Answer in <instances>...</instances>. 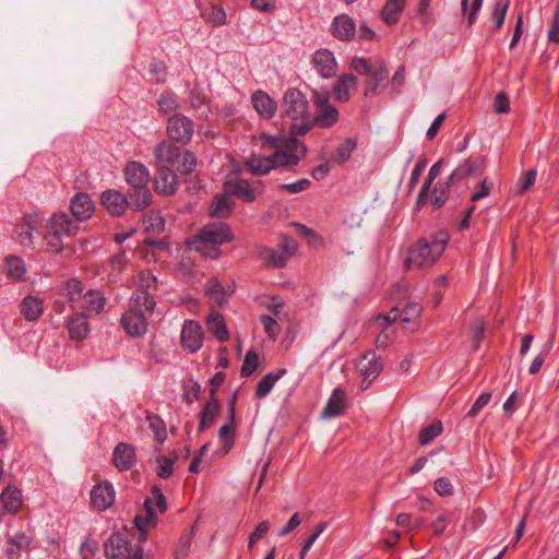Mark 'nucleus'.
<instances>
[{
  "label": "nucleus",
  "mask_w": 559,
  "mask_h": 559,
  "mask_svg": "<svg viewBox=\"0 0 559 559\" xmlns=\"http://www.w3.org/2000/svg\"><path fill=\"white\" fill-rule=\"evenodd\" d=\"M275 381L273 373L265 374L258 383L255 389V396L258 399H264L274 386Z\"/></svg>",
  "instance_id": "62"
},
{
  "label": "nucleus",
  "mask_w": 559,
  "mask_h": 559,
  "mask_svg": "<svg viewBox=\"0 0 559 559\" xmlns=\"http://www.w3.org/2000/svg\"><path fill=\"white\" fill-rule=\"evenodd\" d=\"M311 182L307 178L299 179L292 183H283L280 186L281 191H286L290 194H297L306 191L310 187Z\"/></svg>",
  "instance_id": "63"
},
{
  "label": "nucleus",
  "mask_w": 559,
  "mask_h": 559,
  "mask_svg": "<svg viewBox=\"0 0 559 559\" xmlns=\"http://www.w3.org/2000/svg\"><path fill=\"white\" fill-rule=\"evenodd\" d=\"M348 400L346 392L341 388H335L321 412L322 419L338 417L345 413Z\"/></svg>",
  "instance_id": "19"
},
{
  "label": "nucleus",
  "mask_w": 559,
  "mask_h": 559,
  "mask_svg": "<svg viewBox=\"0 0 559 559\" xmlns=\"http://www.w3.org/2000/svg\"><path fill=\"white\" fill-rule=\"evenodd\" d=\"M403 9L404 0H388L382 10L383 21L388 24L396 23Z\"/></svg>",
  "instance_id": "46"
},
{
  "label": "nucleus",
  "mask_w": 559,
  "mask_h": 559,
  "mask_svg": "<svg viewBox=\"0 0 559 559\" xmlns=\"http://www.w3.org/2000/svg\"><path fill=\"white\" fill-rule=\"evenodd\" d=\"M145 515L138 514L134 516L133 523L139 531L138 540L144 543L148 536V528L154 526L157 521V515L152 508V499L144 500Z\"/></svg>",
  "instance_id": "24"
},
{
  "label": "nucleus",
  "mask_w": 559,
  "mask_h": 559,
  "mask_svg": "<svg viewBox=\"0 0 559 559\" xmlns=\"http://www.w3.org/2000/svg\"><path fill=\"white\" fill-rule=\"evenodd\" d=\"M70 211L78 223L90 219L94 213V202L87 193H75L70 200Z\"/></svg>",
  "instance_id": "18"
},
{
  "label": "nucleus",
  "mask_w": 559,
  "mask_h": 559,
  "mask_svg": "<svg viewBox=\"0 0 559 559\" xmlns=\"http://www.w3.org/2000/svg\"><path fill=\"white\" fill-rule=\"evenodd\" d=\"M129 207L133 211H143L152 203V193L148 187L130 189L128 193Z\"/></svg>",
  "instance_id": "34"
},
{
  "label": "nucleus",
  "mask_w": 559,
  "mask_h": 559,
  "mask_svg": "<svg viewBox=\"0 0 559 559\" xmlns=\"http://www.w3.org/2000/svg\"><path fill=\"white\" fill-rule=\"evenodd\" d=\"M120 324L131 337L143 336L147 331L146 318L136 309L127 310L121 317Z\"/></svg>",
  "instance_id": "13"
},
{
  "label": "nucleus",
  "mask_w": 559,
  "mask_h": 559,
  "mask_svg": "<svg viewBox=\"0 0 559 559\" xmlns=\"http://www.w3.org/2000/svg\"><path fill=\"white\" fill-rule=\"evenodd\" d=\"M226 194H216L210 206V215L216 218H227L234 209L235 202L233 198Z\"/></svg>",
  "instance_id": "30"
},
{
  "label": "nucleus",
  "mask_w": 559,
  "mask_h": 559,
  "mask_svg": "<svg viewBox=\"0 0 559 559\" xmlns=\"http://www.w3.org/2000/svg\"><path fill=\"white\" fill-rule=\"evenodd\" d=\"M91 504L98 511L109 509L115 502V488L108 480L96 484L91 490Z\"/></svg>",
  "instance_id": "14"
},
{
  "label": "nucleus",
  "mask_w": 559,
  "mask_h": 559,
  "mask_svg": "<svg viewBox=\"0 0 559 559\" xmlns=\"http://www.w3.org/2000/svg\"><path fill=\"white\" fill-rule=\"evenodd\" d=\"M156 284L157 282H147V285L145 287L136 289L132 295V300L134 305L143 307L146 311H152L156 306V301L154 296L151 294V289H155Z\"/></svg>",
  "instance_id": "38"
},
{
  "label": "nucleus",
  "mask_w": 559,
  "mask_h": 559,
  "mask_svg": "<svg viewBox=\"0 0 559 559\" xmlns=\"http://www.w3.org/2000/svg\"><path fill=\"white\" fill-rule=\"evenodd\" d=\"M298 243L295 239L283 237L281 243L273 247H263L259 250L260 260L269 267H283L295 255Z\"/></svg>",
  "instance_id": "6"
},
{
  "label": "nucleus",
  "mask_w": 559,
  "mask_h": 559,
  "mask_svg": "<svg viewBox=\"0 0 559 559\" xmlns=\"http://www.w3.org/2000/svg\"><path fill=\"white\" fill-rule=\"evenodd\" d=\"M4 272L11 280H23L26 274L25 262L16 255H10L4 262Z\"/></svg>",
  "instance_id": "43"
},
{
  "label": "nucleus",
  "mask_w": 559,
  "mask_h": 559,
  "mask_svg": "<svg viewBox=\"0 0 559 559\" xmlns=\"http://www.w3.org/2000/svg\"><path fill=\"white\" fill-rule=\"evenodd\" d=\"M259 367V355L255 350L250 349L247 352L241 369L240 376L247 378L251 376Z\"/></svg>",
  "instance_id": "55"
},
{
  "label": "nucleus",
  "mask_w": 559,
  "mask_h": 559,
  "mask_svg": "<svg viewBox=\"0 0 559 559\" xmlns=\"http://www.w3.org/2000/svg\"><path fill=\"white\" fill-rule=\"evenodd\" d=\"M146 420L150 429L154 433V438L158 443H164L167 438L165 421L157 415L146 412Z\"/></svg>",
  "instance_id": "45"
},
{
  "label": "nucleus",
  "mask_w": 559,
  "mask_h": 559,
  "mask_svg": "<svg viewBox=\"0 0 559 559\" xmlns=\"http://www.w3.org/2000/svg\"><path fill=\"white\" fill-rule=\"evenodd\" d=\"M338 111L331 105H324L320 108L318 115L312 120L317 126L321 128H328L333 126L337 120Z\"/></svg>",
  "instance_id": "44"
},
{
  "label": "nucleus",
  "mask_w": 559,
  "mask_h": 559,
  "mask_svg": "<svg viewBox=\"0 0 559 559\" xmlns=\"http://www.w3.org/2000/svg\"><path fill=\"white\" fill-rule=\"evenodd\" d=\"M106 559H143V548L133 547L121 533H112L104 544Z\"/></svg>",
  "instance_id": "7"
},
{
  "label": "nucleus",
  "mask_w": 559,
  "mask_h": 559,
  "mask_svg": "<svg viewBox=\"0 0 559 559\" xmlns=\"http://www.w3.org/2000/svg\"><path fill=\"white\" fill-rule=\"evenodd\" d=\"M67 329L70 338L73 341H83L88 336L91 332L87 317L83 312H76L72 314L68 320Z\"/></svg>",
  "instance_id": "27"
},
{
  "label": "nucleus",
  "mask_w": 559,
  "mask_h": 559,
  "mask_svg": "<svg viewBox=\"0 0 559 559\" xmlns=\"http://www.w3.org/2000/svg\"><path fill=\"white\" fill-rule=\"evenodd\" d=\"M209 331L219 341L226 342L229 338V332L227 330L224 317L216 311L210 313L206 320Z\"/></svg>",
  "instance_id": "37"
},
{
  "label": "nucleus",
  "mask_w": 559,
  "mask_h": 559,
  "mask_svg": "<svg viewBox=\"0 0 559 559\" xmlns=\"http://www.w3.org/2000/svg\"><path fill=\"white\" fill-rule=\"evenodd\" d=\"M131 269L124 253L112 257L108 263V276H119Z\"/></svg>",
  "instance_id": "51"
},
{
  "label": "nucleus",
  "mask_w": 559,
  "mask_h": 559,
  "mask_svg": "<svg viewBox=\"0 0 559 559\" xmlns=\"http://www.w3.org/2000/svg\"><path fill=\"white\" fill-rule=\"evenodd\" d=\"M246 168L254 176H264L276 168L272 155H250L243 163Z\"/></svg>",
  "instance_id": "29"
},
{
  "label": "nucleus",
  "mask_w": 559,
  "mask_h": 559,
  "mask_svg": "<svg viewBox=\"0 0 559 559\" xmlns=\"http://www.w3.org/2000/svg\"><path fill=\"white\" fill-rule=\"evenodd\" d=\"M356 147L357 141L354 138H347L336 147L334 162L337 164L347 162Z\"/></svg>",
  "instance_id": "48"
},
{
  "label": "nucleus",
  "mask_w": 559,
  "mask_h": 559,
  "mask_svg": "<svg viewBox=\"0 0 559 559\" xmlns=\"http://www.w3.org/2000/svg\"><path fill=\"white\" fill-rule=\"evenodd\" d=\"M230 227L223 222L205 225L193 239L188 241L189 250L197 251L210 259L221 255V246L233 241Z\"/></svg>",
  "instance_id": "1"
},
{
  "label": "nucleus",
  "mask_w": 559,
  "mask_h": 559,
  "mask_svg": "<svg viewBox=\"0 0 559 559\" xmlns=\"http://www.w3.org/2000/svg\"><path fill=\"white\" fill-rule=\"evenodd\" d=\"M182 346L190 353L198 352L203 344L202 326L193 320H188L183 323L181 330Z\"/></svg>",
  "instance_id": "16"
},
{
  "label": "nucleus",
  "mask_w": 559,
  "mask_h": 559,
  "mask_svg": "<svg viewBox=\"0 0 559 559\" xmlns=\"http://www.w3.org/2000/svg\"><path fill=\"white\" fill-rule=\"evenodd\" d=\"M20 311L27 321H36L43 314V301L35 296H26L20 305Z\"/></svg>",
  "instance_id": "36"
},
{
  "label": "nucleus",
  "mask_w": 559,
  "mask_h": 559,
  "mask_svg": "<svg viewBox=\"0 0 559 559\" xmlns=\"http://www.w3.org/2000/svg\"><path fill=\"white\" fill-rule=\"evenodd\" d=\"M509 8V0H498L492 10L493 28L499 29L506 20Z\"/></svg>",
  "instance_id": "57"
},
{
  "label": "nucleus",
  "mask_w": 559,
  "mask_h": 559,
  "mask_svg": "<svg viewBox=\"0 0 559 559\" xmlns=\"http://www.w3.org/2000/svg\"><path fill=\"white\" fill-rule=\"evenodd\" d=\"M175 166L177 167V170L181 174H191L197 167L195 155L189 150L181 151V155Z\"/></svg>",
  "instance_id": "50"
},
{
  "label": "nucleus",
  "mask_w": 559,
  "mask_h": 559,
  "mask_svg": "<svg viewBox=\"0 0 559 559\" xmlns=\"http://www.w3.org/2000/svg\"><path fill=\"white\" fill-rule=\"evenodd\" d=\"M227 192L238 197L243 202H253L258 195L264 192V183L261 180L248 181L236 178L226 182Z\"/></svg>",
  "instance_id": "10"
},
{
  "label": "nucleus",
  "mask_w": 559,
  "mask_h": 559,
  "mask_svg": "<svg viewBox=\"0 0 559 559\" xmlns=\"http://www.w3.org/2000/svg\"><path fill=\"white\" fill-rule=\"evenodd\" d=\"M311 63L316 72L324 80L336 75L338 64L334 53L326 49H317L311 57Z\"/></svg>",
  "instance_id": "12"
},
{
  "label": "nucleus",
  "mask_w": 559,
  "mask_h": 559,
  "mask_svg": "<svg viewBox=\"0 0 559 559\" xmlns=\"http://www.w3.org/2000/svg\"><path fill=\"white\" fill-rule=\"evenodd\" d=\"M176 460H178V455L176 453H173L170 457H167V456L157 457V463H158L157 475L163 479L169 478L173 474L174 462Z\"/></svg>",
  "instance_id": "56"
},
{
  "label": "nucleus",
  "mask_w": 559,
  "mask_h": 559,
  "mask_svg": "<svg viewBox=\"0 0 559 559\" xmlns=\"http://www.w3.org/2000/svg\"><path fill=\"white\" fill-rule=\"evenodd\" d=\"M144 230L152 235H158L164 231L165 221L158 212H150L143 219Z\"/></svg>",
  "instance_id": "47"
},
{
  "label": "nucleus",
  "mask_w": 559,
  "mask_h": 559,
  "mask_svg": "<svg viewBox=\"0 0 559 559\" xmlns=\"http://www.w3.org/2000/svg\"><path fill=\"white\" fill-rule=\"evenodd\" d=\"M484 0H461V11L467 15L468 26H472L476 21V15L481 9Z\"/></svg>",
  "instance_id": "53"
},
{
  "label": "nucleus",
  "mask_w": 559,
  "mask_h": 559,
  "mask_svg": "<svg viewBox=\"0 0 559 559\" xmlns=\"http://www.w3.org/2000/svg\"><path fill=\"white\" fill-rule=\"evenodd\" d=\"M126 181L130 189L144 188L150 182V171L146 166L140 162L128 163L124 170Z\"/></svg>",
  "instance_id": "21"
},
{
  "label": "nucleus",
  "mask_w": 559,
  "mask_h": 559,
  "mask_svg": "<svg viewBox=\"0 0 559 559\" xmlns=\"http://www.w3.org/2000/svg\"><path fill=\"white\" fill-rule=\"evenodd\" d=\"M486 328V322L481 317H477L471 328L472 338H473V349L477 350L480 346V342L484 336V331Z\"/></svg>",
  "instance_id": "60"
},
{
  "label": "nucleus",
  "mask_w": 559,
  "mask_h": 559,
  "mask_svg": "<svg viewBox=\"0 0 559 559\" xmlns=\"http://www.w3.org/2000/svg\"><path fill=\"white\" fill-rule=\"evenodd\" d=\"M158 107L160 111L168 115L178 110L180 108V104L175 95L170 93H163L158 99Z\"/></svg>",
  "instance_id": "58"
},
{
  "label": "nucleus",
  "mask_w": 559,
  "mask_h": 559,
  "mask_svg": "<svg viewBox=\"0 0 559 559\" xmlns=\"http://www.w3.org/2000/svg\"><path fill=\"white\" fill-rule=\"evenodd\" d=\"M332 35L340 40H352L356 36V24L346 14L337 15L332 23Z\"/></svg>",
  "instance_id": "28"
},
{
  "label": "nucleus",
  "mask_w": 559,
  "mask_h": 559,
  "mask_svg": "<svg viewBox=\"0 0 559 559\" xmlns=\"http://www.w3.org/2000/svg\"><path fill=\"white\" fill-rule=\"evenodd\" d=\"M155 190L164 195H170L178 189V180L175 171L168 166H160L157 170Z\"/></svg>",
  "instance_id": "23"
},
{
  "label": "nucleus",
  "mask_w": 559,
  "mask_h": 559,
  "mask_svg": "<svg viewBox=\"0 0 559 559\" xmlns=\"http://www.w3.org/2000/svg\"><path fill=\"white\" fill-rule=\"evenodd\" d=\"M486 168L484 156L469 157L462 162L449 176V181H461L467 177H476Z\"/></svg>",
  "instance_id": "15"
},
{
  "label": "nucleus",
  "mask_w": 559,
  "mask_h": 559,
  "mask_svg": "<svg viewBox=\"0 0 559 559\" xmlns=\"http://www.w3.org/2000/svg\"><path fill=\"white\" fill-rule=\"evenodd\" d=\"M421 313V307L417 302H411L405 306L403 310L396 307L392 308L389 313L380 314L379 319H383L388 325L393 322L401 321L403 328L407 331L414 332L418 329L416 320Z\"/></svg>",
  "instance_id": "8"
},
{
  "label": "nucleus",
  "mask_w": 559,
  "mask_h": 559,
  "mask_svg": "<svg viewBox=\"0 0 559 559\" xmlns=\"http://www.w3.org/2000/svg\"><path fill=\"white\" fill-rule=\"evenodd\" d=\"M219 413L217 397L209 399L200 412L199 431L209 429L216 420Z\"/></svg>",
  "instance_id": "33"
},
{
  "label": "nucleus",
  "mask_w": 559,
  "mask_h": 559,
  "mask_svg": "<svg viewBox=\"0 0 559 559\" xmlns=\"http://www.w3.org/2000/svg\"><path fill=\"white\" fill-rule=\"evenodd\" d=\"M554 344L555 335L551 334L546 341V343L543 345L542 352L532 361V365L528 369V372L531 374H536L540 370L543 364L545 362V356L552 349Z\"/></svg>",
  "instance_id": "52"
},
{
  "label": "nucleus",
  "mask_w": 559,
  "mask_h": 559,
  "mask_svg": "<svg viewBox=\"0 0 559 559\" xmlns=\"http://www.w3.org/2000/svg\"><path fill=\"white\" fill-rule=\"evenodd\" d=\"M262 139L274 150L272 157L276 168L296 166L306 156V146L295 138L282 140L263 134Z\"/></svg>",
  "instance_id": "4"
},
{
  "label": "nucleus",
  "mask_w": 559,
  "mask_h": 559,
  "mask_svg": "<svg viewBox=\"0 0 559 559\" xmlns=\"http://www.w3.org/2000/svg\"><path fill=\"white\" fill-rule=\"evenodd\" d=\"M283 111L292 120L290 133L304 135L312 127L309 104L306 96L297 88H288L283 96Z\"/></svg>",
  "instance_id": "3"
},
{
  "label": "nucleus",
  "mask_w": 559,
  "mask_h": 559,
  "mask_svg": "<svg viewBox=\"0 0 559 559\" xmlns=\"http://www.w3.org/2000/svg\"><path fill=\"white\" fill-rule=\"evenodd\" d=\"M31 542V537L24 532H15L8 542L7 555L10 558L17 557L22 551L29 549Z\"/></svg>",
  "instance_id": "40"
},
{
  "label": "nucleus",
  "mask_w": 559,
  "mask_h": 559,
  "mask_svg": "<svg viewBox=\"0 0 559 559\" xmlns=\"http://www.w3.org/2000/svg\"><path fill=\"white\" fill-rule=\"evenodd\" d=\"M449 242V236L439 231L430 238L419 239L411 249L404 261L408 270L426 269L431 266L443 253Z\"/></svg>",
  "instance_id": "2"
},
{
  "label": "nucleus",
  "mask_w": 559,
  "mask_h": 559,
  "mask_svg": "<svg viewBox=\"0 0 559 559\" xmlns=\"http://www.w3.org/2000/svg\"><path fill=\"white\" fill-rule=\"evenodd\" d=\"M37 216H27L24 222L16 226L15 235L24 248L33 249L35 245V239L38 235L36 230Z\"/></svg>",
  "instance_id": "26"
},
{
  "label": "nucleus",
  "mask_w": 559,
  "mask_h": 559,
  "mask_svg": "<svg viewBox=\"0 0 559 559\" xmlns=\"http://www.w3.org/2000/svg\"><path fill=\"white\" fill-rule=\"evenodd\" d=\"M254 109L264 118H272L277 109L276 103L263 91L252 95Z\"/></svg>",
  "instance_id": "32"
},
{
  "label": "nucleus",
  "mask_w": 559,
  "mask_h": 559,
  "mask_svg": "<svg viewBox=\"0 0 559 559\" xmlns=\"http://www.w3.org/2000/svg\"><path fill=\"white\" fill-rule=\"evenodd\" d=\"M259 319L267 336L272 340H276L282 331L278 322L267 314H261Z\"/></svg>",
  "instance_id": "59"
},
{
  "label": "nucleus",
  "mask_w": 559,
  "mask_h": 559,
  "mask_svg": "<svg viewBox=\"0 0 559 559\" xmlns=\"http://www.w3.org/2000/svg\"><path fill=\"white\" fill-rule=\"evenodd\" d=\"M547 38L551 43H559V5L552 16V24L548 31Z\"/></svg>",
  "instance_id": "64"
},
{
  "label": "nucleus",
  "mask_w": 559,
  "mask_h": 559,
  "mask_svg": "<svg viewBox=\"0 0 559 559\" xmlns=\"http://www.w3.org/2000/svg\"><path fill=\"white\" fill-rule=\"evenodd\" d=\"M367 75L369 76V81L366 87V95H371L388 80V71L384 62L382 60L376 61Z\"/></svg>",
  "instance_id": "31"
},
{
  "label": "nucleus",
  "mask_w": 559,
  "mask_h": 559,
  "mask_svg": "<svg viewBox=\"0 0 559 559\" xmlns=\"http://www.w3.org/2000/svg\"><path fill=\"white\" fill-rule=\"evenodd\" d=\"M357 79L353 74H343L334 84L333 92L340 102H346L349 98V90L355 87Z\"/></svg>",
  "instance_id": "42"
},
{
  "label": "nucleus",
  "mask_w": 559,
  "mask_h": 559,
  "mask_svg": "<svg viewBox=\"0 0 559 559\" xmlns=\"http://www.w3.org/2000/svg\"><path fill=\"white\" fill-rule=\"evenodd\" d=\"M47 233L44 236L47 251L59 252L62 249V240L66 237H73L79 230V223L72 219L67 213H53L46 222Z\"/></svg>",
  "instance_id": "5"
},
{
  "label": "nucleus",
  "mask_w": 559,
  "mask_h": 559,
  "mask_svg": "<svg viewBox=\"0 0 559 559\" xmlns=\"http://www.w3.org/2000/svg\"><path fill=\"white\" fill-rule=\"evenodd\" d=\"M112 464L119 472L130 471L136 464L134 447L127 442H119L112 451Z\"/></svg>",
  "instance_id": "17"
},
{
  "label": "nucleus",
  "mask_w": 559,
  "mask_h": 559,
  "mask_svg": "<svg viewBox=\"0 0 559 559\" xmlns=\"http://www.w3.org/2000/svg\"><path fill=\"white\" fill-rule=\"evenodd\" d=\"M356 368L362 376L361 389L367 390L370 383L378 378L383 369L381 357L373 350L364 354L356 364Z\"/></svg>",
  "instance_id": "11"
},
{
  "label": "nucleus",
  "mask_w": 559,
  "mask_h": 559,
  "mask_svg": "<svg viewBox=\"0 0 559 559\" xmlns=\"http://www.w3.org/2000/svg\"><path fill=\"white\" fill-rule=\"evenodd\" d=\"M83 299L85 302V310L94 314H99L104 310L106 305L105 296L100 292L94 289H88L83 295Z\"/></svg>",
  "instance_id": "41"
},
{
  "label": "nucleus",
  "mask_w": 559,
  "mask_h": 559,
  "mask_svg": "<svg viewBox=\"0 0 559 559\" xmlns=\"http://www.w3.org/2000/svg\"><path fill=\"white\" fill-rule=\"evenodd\" d=\"M166 131L171 141L186 145L193 136L194 123L183 115L174 114L168 118Z\"/></svg>",
  "instance_id": "9"
},
{
  "label": "nucleus",
  "mask_w": 559,
  "mask_h": 559,
  "mask_svg": "<svg viewBox=\"0 0 559 559\" xmlns=\"http://www.w3.org/2000/svg\"><path fill=\"white\" fill-rule=\"evenodd\" d=\"M236 396L228 402V423L218 430V437L224 444V452L227 453L235 443L236 436Z\"/></svg>",
  "instance_id": "22"
},
{
  "label": "nucleus",
  "mask_w": 559,
  "mask_h": 559,
  "mask_svg": "<svg viewBox=\"0 0 559 559\" xmlns=\"http://www.w3.org/2000/svg\"><path fill=\"white\" fill-rule=\"evenodd\" d=\"M210 286L206 288V295L210 300L219 307L226 304L227 298L234 292V285L228 284L226 287L223 282H210Z\"/></svg>",
  "instance_id": "39"
},
{
  "label": "nucleus",
  "mask_w": 559,
  "mask_h": 559,
  "mask_svg": "<svg viewBox=\"0 0 559 559\" xmlns=\"http://www.w3.org/2000/svg\"><path fill=\"white\" fill-rule=\"evenodd\" d=\"M4 510L15 514L22 506V492L17 487L8 486L0 496Z\"/></svg>",
  "instance_id": "35"
},
{
  "label": "nucleus",
  "mask_w": 559,
  "mask_h": 559,
  "mask_svg": "<svg viewBox=\"0 0 559 559\" xmlns=\"http://www.w3.org/2000/svg\"><path fill=\"white\" fill-rule=\"evenodd\" d=\"M100 204L110 215L119 216L129 206V201L120 191L108 189L102 193Z\"/></svg>",
  "instance_id": "20"
},
{
  "label": "nucleus",
  "mask_w": 559,
  "mask_h": 559,
  "mask_svg": "<svg viewBox=\"0 0 559 559\" xmlns=\"http://www.w3.org/2000/svg\"><path fill=\"white\" fill-rule=\"evenodd\" d=\"M442 424L441 421H433L429 426L425 427L419 432V442L423 445L429 444L433 439H436L438 436L442 432Z\"/></svg>",
  "instance_id": "54"
},
{
  "label": "nucleus",
  "mask_w": 559,
  "mask_h": 559,
  "mask_svg": "<svg viewBox=\"0 0 559 559\" xmlns=\"http://www.w3.org/2000/svg\"><path fill=\"white\" fill-rule=\"evenodd\" d=\"M154 157L160 166H175L181 155V150L168 141L159 142L154 151Z\"/></svg>",
  "instance_id": "25"
},
{
  "label": "nucleus",
  "mask_w": 559,
  "mask_h": 559,
  "mask_svg": "<svg viewBox=\"0 0 559 559\" xmlns=\"http://www.w3.org/2000/svg\"><path fill=\"white\" fill-rule=\"evenodd\" d=\"M442 164H443V160L440 159L438 160L437 163H435L430 169H429V174H428V179L427 181L423 185L419 193H418V198H417V203L420 204L423 202L426 201L427 199V195H428V192L430 190V187H431V183L432 181L439 176L440 171H441V168H442Z\"/></svg>",
  "instance_id": "49"
},
{
  "label": "nucleus",
  "mask_w": 559,
  "mask_h": 559,
  "mask_svg": "<svg viewBox=\"0 0 559 559\" xmlns=\"http://www.w3.org/2000/svg\"><path fill=\"white\" fill-rule=\"evenodd\" d=\"M151 495L147 499H152V508H156L160 513H165L168 506L162 489L158 486H153Z\"/></svg>",
  "instance_id": "61"
}]
</instances>
